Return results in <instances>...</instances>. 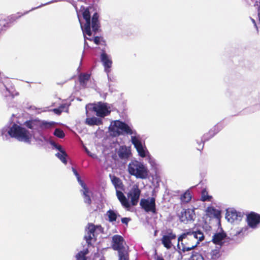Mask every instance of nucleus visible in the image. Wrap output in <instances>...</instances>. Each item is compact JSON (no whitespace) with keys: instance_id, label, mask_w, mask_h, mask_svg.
Instances as JSON below:
<instances>
[{"instance_id":"nucleus-1","label":"nucleus","mask_w":260,"mask_h":260,"mask_svg":"<svg viewBox=\"0 0 260 260\" xmlns=\"http://www.w3.org/2000/svg\"><path fill=\"white\" fill-rule=\"evenodd\" d=\"M204 239V235L202 232L189 229L178 238V246L180 244L182 246L181 250L183 252L189 251L197 247Z\"/></svg>"},{"instance_id":"nucleus-2","label":"nucleus","mask_w":260,"mask_h":260,"mask_svg":"<svg viewBox=\"0 0 260 260\" xmlns=\"http://www.w3.org/2000/svg\"><path fill=\"white\" fill-rule=\"evenodd\" d=\"M8 134L12 138L16 139L19 141L30 144L33 134L24 127L17 124H13L8 131Z\"/></svg>"},{"instance_id":"nucleus-3","label":"nucleus","mask_w":260,"mask_h":260,"mask_svg":"<svg viewBox=\"0 0 260 260\" xmlns=\"http://www.w3.org/2000/svg\"><path fill=\"white\" fill-rule=\"evenodd\" d=\"M128 173L142 179H146L148 177L149 171L144 164L137 160H132L127 166Z\"/></svg>"},{"instance_id":"nucleus-4","label":"nucleus","mask_w":260,"mask_h":260,"mask_svg":"<svg viewBox=\"0 0 260 260\" xmlns=\"http://www.w3.org/2000/svg\"><path fill=\"white\" fill-rule=\"evenodd\" d=\"M110 131L114 136H119L123 134L132 135L133 133L132 129L126 123L118 120L114 121Z\"/></svg>"},{"instance_id":"nucleus-5","label":"nucleus","mask_w":260,"mask_h":260,"mask_svg":"<svg viewBox=\"0 0 260 260\" xmlns=\"http://www.w3.org/2000/svg\"><path fill=\"white\" fill-rule=\"evenodd\" d=\"M231 240L226 233L221 230V232L216 233L212 236L211 241L215 245H219L220 247L228 245Z\"/></svg>"},{"instance_id":"nucleus-6","label":"nucleus","mask_w":260,"mask_h":260,"mask_svg":"<svg viewBox=\"0 0 260 260\" xmlns=\"http://www.w3.org/2000/svg\"><path fill=\"white\" fill-rule=\"evenodd\" d=\"M140 205L145 212H152L153 214L156 213L155 199L154 198H151L150 200L142 199L140 201Z\"/></svg>"},{"instance_id":"nucleus-7","label":"nucleus","mask_w":260,"mask_h":260,"mask_svg":"<svg viewBox=\"0 0 260 260\" xmlns=\"http://www.w3.org/2000/svg\"><path fill=\"white\" fill-rule=\"evenodd\" d=\"M141 192V191L139 188L138 185H134L133 186L127 194L128 198L130 199L131 205L135 206L138 204Z\"/></svg>"},{"instance_id":"nucleus-8","label":"nucleus","mask_w":260,"mask_h":260,"mask_svg":"<svg viewBox=\"0 0 260 260\" xmlns=\"http://www.w3.org/2000/svg\"><path fill=\"white\" fill-rule=\"evenodd\" d=\"M83 17L85 19L86 22L84 25V26H82V24L80 23L81 27L82 29L83 32L84 34H86L89 36H91L92 35V32L91 30V21H90V12L88 8H86L84 10L82 13Z\"/></svg>"},{"instance_id":"nucleus-9","label":"nucleus","mask_w":260,"mask_h":260,"mask_svg":"<svg viewBox=\"0 0 260 260\" xmlns=\"http://www.w3.org/2000/svg\"><path fill=\"white\" fill-rule=\"evenodd\" d=\"M176 238V235L173 233V230L169 229L167 230L166 234L163 235L161 241L164 246L167 249H170L173 246L172 240Z\"/></svg>"},{"instance_id":"nucleus-10","label":"nucleus","mask_w":260,"mask_h":260,"mask_svg":"<svg viewBox=\"0 0 260 260\" xmlns=\"http://www.w3.org/2000/svg\"><path fill=\"white\" fill-rule=\"evenodd\" d=\"M194 210L183 209L178 216L181 222L186 224L194 220Z\"/></svg>"},{"instance_id":"nucleus-11","label":"nucleus","mask_w":260,"mask_h":260,"mask_svg":"<svg viewBox=\"0 0 260 260\" xmlns=\"http://www.w3.org/2000/svg\"><path fill=\"white\" fill-rule=\"evenodd\" d=\"M93 110L96 112L98 116L104 117L109 115L111 111L109 110L108 108L106 103L99 102L97 104H94L93 107Z\"/></svg>"},{"instance_id":"nucleus-12","label":"nucleus","mask_w":260,"mask_h":260,"mask_svg":"<svg viewBox=\"0 0 260 260\" xmlns=\"http://www.w3.org/2000/svg\"><path fill=\"white\" fill-rule=\"evenodd\" d=\"M98 228H102L101 225H95L94 224L90 223L88 224L87 235L85 236V239L87 243L89 245L91 244L92 241L96 240L94 233Z\"/></svg>"},{"instance_id":"nucleus-13","label":"nucleus","mask_w":260,"mask_h":260,"mask_svg":"<svg viewBox=\"0 0 260 260\" xmlns=\"http://www.w3.org/2000/svg\"><path fill=\"white\" fill-rule=\"evenodd\" d=\"M124 243V240L120 235H115L112 238L111 247L114 250L118 251L125 248Z\"/></svg>"},{"instance_id":"nucleus-14","label":"nucleus","mask_w":260,"mask_h":260,"mask_svg":"<svg viewBox=\"0 0 260 260\" xmlns=\"http://www.w3.org/2000/svg\"><path fill=\"white\" fill-rule=\"evenodd\" d=\"M246 220L249 227L255 229L260 223V215L254 212H251L247 215Z\"/></svg>"},{"instance_id":"nucleus-15","label":"nucleus","mask_w":260,"mask_h":260,"mask_svg":"<svg viewBox=\"0 0 260 260\" xmlns=\"http://www.w3.org/2000/svg\"><path fill=\"white\" fill-rule=\"evenodd\" d=\"M131 139L132 142L136 148L139 155L142 157H145L146 153L141 142L135 136H132Z\"/></svg>"},{"instance_id":"nucleus-16","label":"nucleus","mask_w":260,"mask_h":260,"mask_svg":"<svg viewBox=\"0 0 260 260\" xmlns=\"http://www.w3.org/2000/svg\"><path fill=\"white\" fill-rule=\"evenodd\" d=\"M101 59L103 63L105 71L107 73L109 72L110 69L111 68L112 64V60L109 58L108 55L105 52H103L101 54Z\"/></svg>"},{"instance_id":"nucleus-17","label":"nucleus","mask_w":260,"mask_h":260,"mask_svg":"<svg viewBox=\"0 0 260 260\" xmlns=\"http://www.w3.org/2000/svg\"><path fill=\"white\" fill-rule=\"evenodd\" d=\"M117 153L119 157L121 159H127L132 154L131 150L125 145L120 146Z\"/></svg>"},{"instance_id":"nucleus-18","label":"nucleus","mask_w":260,"mask_h":260,"mask_svg":"<svg viewBox=\"0 0 260 260\" xmlns=\"http://www.w3.org/2000/svg\"><path fill=\"white\" fill-rule=\"evenodd\" d=\"M116 194L117 199L123 207L125 208H130L131 204L128 202V199L126 198L125 195L121 191L117 190L116 191Z\"/></svg>"},{"instance_id":"nucleus-19","label":"nucleus","mask_w":260,"mask_h":260,"mask_svg":"<svg viewBox=\"0 0 260 260\" xmlns=\"http://www.w3.org/2000/svg\"><path fill=\"white\" fill-rule=\"evenodd\" d=\"M99 14L97 13H95L92 17L91 20V27L93 31L96 32L99 31V28L100 27V23L99 20Z\"/></svg>"},{"instance_id":"nucleus-20","label":"nucleus","mask_w":260,"mask_h":260,"mask_svg":"<svg viewBox=\"0 0 260 260\" xmlns=\"http://www.w3.org/2000/svg\"><path fill=\"white\" fill-rule=\"evenodd\" d=\"M40 120L31 119L27 120L24 123V125L30 129H38L39 128Z\"/></svg>"},{"instance_id":"nucleus-21","label":"nucleus","mask_w":260,"mask_h":260,"mask_svg":"<svg viewBox=\"0 0 260 260\" xmlns=\"http://www.w3.org/2000/svg\"><path fill=\"white\" fill-rule=\"evenodd\" d=\"M207 214L210 217L219 219L221 217V212L213 207H209L206 210Z\"/></svg>"},{"instance_id":"nucleus-22","label":"nucleus","mask_w":260,"mask_h":260,"mask_svg":"<svg viewBox=\"0 0 260 260\" xmlns=\"http://www.w3.org/2000/svg\"><path fill=\"white\" fill-rule=\"evenodd\" d=\"M111 181L116 190L118 189L121 190H124V185L119 178L115 176H113Z\"/></svg>"},{"instance_id":"nucleus-23","label":"nucleus","mask_w":260,"mask_h":260,"mask_svg":"<svg viewBox=\"0 0 260 260\" xmlns=\"http://www.w3.org/2000/svg\"><path fill=\"white\" fill-rule=\"evenodd\" d=\"M192 199V194L191 191L188 189L181 195L180 199L182 204L189 203Z\"/></svg>"},{"instance_id":"nucleus-24","label":"nucleus","mask_w":260,"mask_h":260,"mask_svg":"<svg viewBox=\"0 0 260 260\" xmlns=\"http://www.w3.org/2000/svg\"><path fill=\"white\" fill-rule=\"evenodd\" d=\"M128 247L124 248L118 250V260H129V253L128 251Z\"/></svg>"},{"instance_id":"nucleus-25","label":"nucleus","mask_w":260,"mask_h":260,"mask_svg":"<svg viewBox=\"0 0 260 260\" xmlns=\"http://www.w3.org/2000/svg\"><path fill=\"white\" fill-rule=\"evenodd\" d=\"M90 75L87 73L81 74L79 76V81L81 86L85 87L87 82L89 80Z\"/></svg>"},{"instance_id":"nucleus-26","label":"nucleus","mask_w":260,"mask_h":260,"mask_svg":"<svg viewBox=\"0 0 260 260\" xmlns=\"http://www.w3.org/2000/svg\"><path fill=\"white\" fill-rule=\"evenodd\" d=\"M86 123L89 125H99L102 124V120L100 118L95 117L91 118H87L86 119Z\"/></svg>"},{"instance_id":"nucleus-27","label":"nucleus","mask_w":260,"mask_h":260,"mask_svg":"<svg viewBox=\"0 0 260 260\" xmlns=\"http://www.w3.org/2000/svg\"><path fill=\"white\" fill-rule=\"evenodd\" d=\"M210 260H217L221 256L220 248L212 249L210 253Z\"/></svg>"},{"instance_id":"nucleus-28","label":"nucleus","mask_w":260,"mask_h":260,"mask_svg":"<svg viewBox=\"0 0 260 260\" xmlns=\"http://www.w3.org/2000/svg\"><path fill=\"white\" fill-rule=\"evenodd\" d=\"M107 215L108 217L109 222H114L116 220L117 214L112 210H109L107 212Z\"/></svg>"},{"instance_id":"nucleus-29","label":"nucleus","mask_w":260,"mask_h":260,"mask_svg":"<svg viewBox=\"0 0 260 260\" xmlns=\"http://www.w3.org/2000/svg\"><path fill=\"white\" fill-rule=\"evenodd\" d=\"M89 189H86L85 190L83 191V196L84 198V202L85 203L87 204L88 206H90L91 204V200L90 196L88 194Z\"/></svg>"},{"instance_id":"nucleus-30","label":"nucleus","mask_w":260,"mask_h":260,"mask_svg":"<svg viewBox=\"0 0 260 260\" xmlns=\"http://www.w3.org/2000/svg\"><path fill=\"white\" fill-rule=\"evenodd\" d=\"M27 13V12H25L24 13L18 12L15 14L12 15L8 17L9 20L11 22H13Z\"/></svg>"},{"instance_id":"nucleus-31","label":"nucleus","mask_w":260,"mask_h":260,"mask_svg":"<svg viewBox=\"0 0 260 260\" xmlns=\"http://www.w3.org/2000/svg\"><path fill=\"white\" fill-rule=\"evenodd\" d=\"M212 199V196H209L208 191L206 189H204L202 191L201 193V201L203 202L210 201Z\"/></svg>"},{"instance_id":"nucleus-32","label":"nucleus","mask_w":260,"mask_h":260,"mask_svg":"<svg viewBox=\"0 0 260 260\" xmlns=\"http://www.w3.org/2000/svg\"><path fill=\"white\" fill-rule=\"evenodd\" d=\"M56 156L59 158V159L65 165L67 164V154L66 152V151H62L60 153H57L56 154Z\"/></svg>"},{"instance_id":"nucleus-33","label":"nucleus","mask_w":260,"mask_h":260,"mask_svg":"<svg viewBox=\"0 0 260 260\" xmlns=\"http://www.w3.org/2000/svg\"><path fill=\"white\" fill-rule=\"evenodd\" d=\"M216 127H214V128L211 129L208 133L205 134L204 137H206L205 138V140H208L213 137L216 133Z\"/></svg>"},{"instance_id":"nucleus-34","label":"nucleus","mask_w":260,"mask_h":260,"mask_svg":"<svg viewBox=\"0 0 260 260\" xmlns=\"http://www.w3.org/2000/svg\"><path fill=\"white\" fill-rule=\"evenodd\" d=\"M189 260H204V258L201 254L196 252L192 254Z\"/></svg>"},{"instance_id":"nucleus-35","label":"nucleus","mask_w":260,"mask_h":260,"mask_svg":"<svg viewBox=\"0 0 260 260\" xmlns=\"http://www.w3.org/2000/svg\"><path fill=\"white\" fill-rule=\"evenodd\" d=\"M53 134L59 138H63L65 136L63 131L60 128H56Z\"/></svg>"},{"instance_id":"nucleus-36","label":"nucleus","mask_w":260,"mask_h":260,"mask_svg":"<svg viewBox=\"0 0 260 260\" xmlns=\"http://www.w3.org/2000/svg\"><path fill=\"white\" fill-rule=\"evenodd\" d=\"M52 125V124L47 122H41L40 121L39 128H48Z\"/></svg>"},{"instance_id":"nucleus-37","label":"nucleus","mask_w":260,"mask_h":260,"mask_svg":"<svg viewBox=\"0 0 260 260\" xmlns=\"http://www.w3.org/2000/svg\"><path fill=\"white\" fill-rule=\"evenodd\" d=\"M66 107L65 104H62L60 105L59 107V108H55L53 109V111L55 113L59 115L61 114V113L62 112L63 109Z\"/></svg>"},{"instance_id":"nucleus-38","label":"nucleus","mask_w":260,"mask_h":260,"mask_svg":"<svg viewBox=\"0 0 260 260\" xmlns=\"http://www.w3.org/2000/svg\"><path fill=\"white\" fill-rule=\"evenodd\" d=\"M77 260H86L85 253L83 251H80L77 255Z\"/></svg>"},{"instance_id":"nucleus-39","label":"nucleus","mask_w":260,"mask_h":260,"mask_svg":"<svg viewBox=\"0 0 260 260\" xmlns=\"http://www.w3.org/2000/svg\"><path fill=\"white\" fill-rule=\"evenodd\" d=\"M79 183L80 184V185L83 187V190H86V189H88V188L87 187L86 184L84 183V182L81 180V177H79V178L77 179Z\"/></svg>"},{"instance_id":"nucleus-40","label":"nucleus","mask_w":260,"mask_h":260,"mask_svg":"<svg viewBox=\"0 0 260 260\" xmlns=\"http://www.w3.org/2000/svg\"><path fill=\"white\" fill-rule=\"evenodd\" d=\"M121 220L122 223L127 225L128 222L131 220V218L127 217H123L121 218Z\"/></svg>"},{"instance_id":"nucleus-41","label":"nucleus","mask_w":260,"mask_h":260,"mask_svg":"<svg viewBox=\"0 0 260 260\" xmlns=\"http://www.w3.org/2000/svg\"><path fill=\"white\" fill-rule=\"evenodd\" d=\"M203 148H204V142L202 141H201V142L198 144V147H197V149L198 150L201 151L203 149Z\"/></svg>"},{"instance_id":"nucleus-42","label":"nucleus","mask_w":260,"mask_h":260,"mask_svg":"<svg viewBox=\"0 0 260 260\" xmlns=\"http://www.w3.org/2000/svg\"><path fill=\"white\" fill-rule=\"evenodd\" d=\"M100 37L96 36L93 38V42L96 45H99L100 43Z\"/></svg>"},{"instance_id":"nucleus-43","label":"nucleus","mask_w":260,"mask_h":260,"mask_svg":"<svg viewBox=\"0 0 260 260\" xmlns=\"http://www.w3.org/2000/svg\"><path fill=\"white\" fill-rule=\"evenodd\" d=\"M72 170H73V172L74 174L76 176L77 179H78L79 177H80V175L79 174V173H78V172L77 171V170L75 168H72Z\"/></svg>"},{"instance_id":"nucleus-44","label":"nucleus","mask_w":260,"mask_h":260,"mask_svg":"<svg viewBox=\"0 0 260 260\" xmlns=\"http://www.w3.org/2000/svg\"><path fill=\"white\" fill-rule=\"evenodd\" d=\"M56 148L60 151V152L65 151L64 150L62 149L61 146L60 145H56Z\"/></svg>"},{"instance_id":"nucleus-45","label":"nucleus","mask_w":260,"mask_h":260,"mask_svg":"<svg viewBox=\"0 0 260 260\" xmlns=\"http://www.w3.org/2000/svg\"><path fill=\"white\" fill-rule=\"evenodd\" d=\"M251 20L253 24H254V26L257 29V24H256V22L255 20L253 18H251Z\"/></svg>"},{"instance_id":"nucleus-46","label":"nucleus","mask_w":260,"mask_h":260,"mask_svg":"<svg viewBox=\"0 0 260 260\" xmlns=\"http://www.w3.org/2000/svg\"><path fill=\"white\" fill-rule=\"evenodd\" d=\"M231 214H232L231 217H232V218H234V217H236V216H237V213L236 212H232Z\"/></svg>"},{"instance_id":"nucleus-47","label":"nucleus","mask_w":260,"mask_h":260,"mask_svg":"<svg viewBox=\"0 0 260 260\" xmlns=\"http://www.w3.org/2000/svg\"><path fill=\"white\" fill-rule=\"evenodd\" d=\"M156 260H165L164 258L161 256H157Z\"/></svg>"}]
</instances>
